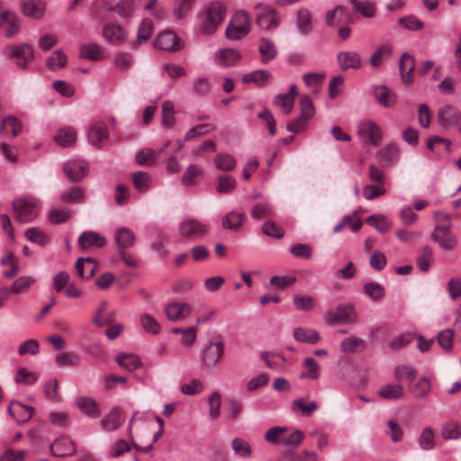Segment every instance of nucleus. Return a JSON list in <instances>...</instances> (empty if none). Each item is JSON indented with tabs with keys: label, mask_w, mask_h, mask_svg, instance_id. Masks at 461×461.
<instances>
[{
	"label": "nucleus",
	"mask_w": 461,
	"mask_h": 461,
	"mask_svg": "<svg viewBox=\"0 0 461 461\" xmlns=\"http://www.w3.org/2000/svg\"><path fill=\"white\" fill-rule=\"evenodd\" d=\"M80 57L89 60H101L104 57L103 50L96 42L82 44L80 46Z\"/></svg>",
	"instance_id": "nucleus-41"
},
{
	"label": "nucleus",
	"mask_w": 461,
	"mask_h": 461,
	"mask_svg": "<svg viewBox=\"0 0 461 461\" xmlns=\"http://www.w3.org/2000/svg\"><path fill=\"white\" fill-rule=\"evenodd\" d=\"M94 5L95 8L108 12L115 11L119 16L124 19L131 17L135 11L133 0H121L114 6L104 4L103 0H95Z\"/></svg>",
	"instance_id": "nucleus-12"
},
{
	"label": "nucleus",
	"mask_w": 461,
	"mask_h": 461,
	"mask_svg": "<svg viewBox=\"0 0 461 461\" xmlns=\"http://www.w3.org/2000/svg\"><path fill=\"white\" fill-rule=\"evenodd\" d=\"M50 450L57 456H72L76 452V446L69 438L60 437L50 445Z\"/></svg>",
	"instance_id": "nucleus-23"
},
{
	"label": "nucleus",
	"mask_w": 461,
	"mask_h": 461,
	"mask_svg": "<svg viewBox=\"0 0 461 461\" xmlns=\"http://www.w3.org/2000/svg\"><path fill=\"white\" fill-rule=\"evenodd\" d=\"M258 51L263 63L269 62L277 55V50L274 41L268 38H261L259 40Z\"/></svg>",
	"instance_id": "nucleus-31"
},
{
	"label": "nucleus",
	"mask_w": 461,
	"mask_h": 461,
	"mask_svg": "<svg viewBox=\"0 0 461 461\" xmlns=\"http://www.w3.org/2000/svg\"><path fill=\"white\" fill-rule=\"evenodd\" d=\"M440 435L447 440H456L461 438V421L448 420L441 426Z\"/></svg>",
	"instance_id": "nucleus-30"
},
{
	"label": "nucleus",
	"mask_w": 461,
	"mask_h": 461,
	"mask_svg": "<svg viewBox=\"0 0 461 461\" xmlns=\"http://www.w3.org/2000/svg\"><path fill=\"white\" fill-rule=\"evenodd\" d=\"M4 53L9 59H15L16 65L22 68H27L34 59V50L28 43L8 45L5 47Z\"/></svg>",
	"instance_id": "nucleus-6"
},
{
	"label": "nucleus",
	"mask_w": 461,
	"mask_h": 461,
	"mask_svg": "<svg viewBox=\"0 0 461 461\" xmlns=\"http://www.w3.org/2000/svg\"><path fill=\"white\" fill-rule=\"evenodd\" d=\"M156 47L159 50L176 52L183 49L184 44L173 31H165L158 34Z\"/></svg>",
	"instance_id": "nucleus-11"
},
{
	"label": "nucleus",
	"mask_w": 461,
	"mask_h": 461,
	"mask_svg": "<svg viewBox=\"0 0 461 461\" xmlns=\"http://www.w3.org/2000/svg\"><path fill=\"white\" fill-rule=\"evenodd\" d=\"M132 185L140 193H146L152 185L151 176L144 171H137L131 174Z\"/></svg>",
	"instance_id": "nucleus-38"
},
{
	"label": "nucleus",
	"mask_w": 461,
	"mask_h": 461,
	"mask_svg": "<svg viewBox=\"0 0 461 461\" xmlns=\"http://www.w3.org/2000/svg\"><path fill=\"white\" fill-rule=\"evenodd\" d=\"M364 292L373 302L375 303L381 301L385 294L384 287L376 282L365 284Z\"/></svg>",
	"instance_id": "nucleus-49"
},
{
	"label": "nucleus",
	"mask_w": 461,
	"mask_h": 461,
	"mask_svg": "<svg viewBox=\"0 0 461 461\" xmlns=\"http://www.w3.org/2000/svg\"><path fill=\"white\" fill-rule=\"evenodd\" d=\"M303 371L301 372L299 377L301 379L316 380L321 375V367L313 357H306L303 362Z\"/></svg>",
	"instance_id": "nucleus-32"
},
{
	"label": "nucleus",
	"mask_w": 461,
	"mask_h": 461,
	"mask_svg": "<svg viewBox=\"0 0 461 461\" xmlns=\"http://www.w3.org/2000/svg\"><path fill=\"white\" fill-rule=\"evenodd\" d=\"M373 93L375 99L383 107L392 108L397 103V95L385 86H375Z\"/></svg>",
	"instance_id": "nucleus-21"
},
{
	"label": "nucleus",
	"mask_w": 461,
	"mask_h": 461,
	"mask_svg": "<svg viewBox=\"0 0 461 461\" xmlns=\"http://www.w3.org/2000/svg\"><path fill=\"white\" fill-rule=\"evenodd\" d=\"M0 27L5 30L6 38L16 36L21 29L18 15L10 11H4L0 14Z\"/></svg>",
	"instance_id": "nucleus-13"
},
{
	"label": "nucleus",
	"mask_w": 461,
	"mask_h": 461,
	"mask_svg": "<svg viewBox=\"0 0 461 461\" xmlns=\"http://www.w3.org/2000/svg\"><path fill=\"white\" fill-rule=\"evenodd\" d=\"M231 447L235 454L241 457H249L251 456L252 449L250 445L242 438H235L231 442Z\"/></svg>",
	"instance_id": "nucleus-64"
},
{
	"label": "nucleus",
	"mask_w": 461,
	"mask_h": 461,
	"mask_svg": "<svg viewBox=\"0 0 461 461\" xmlns=\"http://www.w3.org/2000/svg\"><path fill=\"white\" fill-rule=\"evenodd\" d=\"M357 135L365 143H370L375 147L381 144L382 130L373 120H363L357 126Z\"/></svg>",
	"instance_id": "nucleus-7"
},
{
	"label": "nucleus",
	"mask_w": 461,
	"mask_h": 461,
	"mask_svg": "<svg viewBox=\"0 0 461 461\" xmlns=\"http://www.w3.org/2000/svg\"><path fill=\"white\" fill-rule=\"evenodd\" d=\"M63 170L72 182H79L87 175L89 167L85 160L68 159L65 162Z\"/></svg>",
	"instance_id": "nucleus-10"
},
{
	"label": "nucleus",
	"mask_w": 461,
	"mask_h": 461,
	"mask_svg": "<svg viewBox=\"0 0 461 461\" xmlns=\"http://www.w3.org/2000/svg\"><path fill=\"white\" fill-rule=\"evenodd\" d=\"M104 37L113 45H121L127 39V33L122 27L113 23H108L103 30Z\"/></svg>",
	"instance_id": "nucleus-25"
},
{
	"label": "nucleus",
	"mask_w": 461,
	"mask_h": 461,
	"mask_svg": "<svg viewBox=\"0 0 461 461\" xmlns=\"http://www.w3.org/2000/svg\"><path fill=\"white\" fill-rule=\"evenodd\" d=\"M203 168L196 164L190 165L185 171L182 183L185 185H194L197 183V179L203 175Z\"/></svg>",
	"instance_id": "nucleus-50"
},
{
	"label": "nucleus",
	"mask_w": 461,
	"mask_h": 461,
	"mask_svg": "<svg viewBox=\"0 0 461 461\" xmlns=\"http://www.w3.org/2000/svg\"><path fill=\"white\" fill-rule=\"evenodd\" d=\"M77 405L82 412L86 414L92 419H96L100 416L96 402L90 397H79L77 400Z\"/></svg>",
	"instance_id": "nucleus-40"
},
{
	"label": "nucleus",
	"mask_w": 461,
	"mask_h": 461,
	"mask_svg": "<svg viewBox=\"0 0 461 461\" xmlns=\"http://www.w3.org/2000/svg\"><path fill=\"white\" fill-rule=\"evenodd\" d=\"M317 409L318 404L314 401L305 403L302 398H298L292 402L293 411H299L302 415H308L317 411Z\"/></svg>",
	"instance_id": "nucleus-57"
},
{
	"label": "nucleus",
	"mask_w": 461,
	"mask_h": 461,
	"mask_svg": "<svg viewBox=\"0 0 461 461\" xmlns=\"http://www.w3.org/2000/svg\"><path fill=\"white\" fill-rule=\"evenodd\" d=\"M54 140L60 147H70L74 145L77 140V131L72 127L61 128L55 135Z\"/></svg>",
	"instance_id": "nucleus-33"
},
{
	"label": "nucleus",
	"mask_w": 461,
	"mask_h": 461,
	"mask_svg": "<svg viewBox=\"0 0 461 461\" xmlns=\"http://www.w3.org/2000/svg\"><path fill=\"white\" fill-rule=\"evenodd\" d=\"M46 9L44 0H21V10L24 16L30 19H40Z\"/></svg>",
	"instance_id": "nucleus-18"
},
{
	"label": "nucleus",
	"mask_w": 461,
	"mask_h": 461,
	"mask_svg": "<svg viewBox=\"0 0 461 461\" xmlns=\"http://www.w3.org/2000/svg\"><path fill=\"white\" fill-rule=\"evenodd\" d=\"M272 75L270 72L264 69H258L247 74H244L241 81L244 84L254 83L258 86H265L271 79Z\"/></svg>",
	"instance_id": "nucleus-29"
},
{
	"label": "nucleus",
	"mask_w": 461,
	"mask_h": 461,
	"mask_svg": "<svg viewBox=\"0 0 461 461\" xmlns=\"http://www.w3.org/2000/svg\"><path fill=\"white\" fill-rule=\"evenodd\" d=\"M294 339L302 343L316 344L320 340V334L312 329L297 327L293 331Z\"/></svg>",
	"instance_id": "nucleus-37"
},
{
	"label": "nucleus",
	"mask_w": 461,
	"mask_h": 461,
	"mask_svg": "<svg viewBox=\"0 0 461 461\" xmlns=\"http://www.w3.org/2000/svg\"><path fill=\"white\" fill-rule=\"evenodd\" d=\"M116 362L128 371H134L141 366L140 359L136 355L129 353H119L116 356Z\"/></svg>",
	"instance_id": "nucleus-44"
},
{
	"label": "nucleus",
	"mask_w": 461,
	"mask_h": 461,
	"mask_svg": "<svg viewBox=\"0 0 461 461\" xmlns=\"http://www.w3.org/2000/svg\"><path fill=\"white\" fill-rule=\"evenodd\" d=\"M337 61L342 70L358 69L361 68V58L353 50H343L338 53Z\"/></svg>",
	"instance_id": "nucleus-22"
},
{
	"label": "nucleus",
	"mask_w": 461,
	"mask_h": 461,
	"mask_svg": "<svg viewBox=\"0 0 461 461\" xmlns=\"http://www.w3.org/2000/svg\"><path fill=\"white\" fill-rule=\"evenodd\" d=\"M223 344L221 341H209V343L206 345L203 350L204 364L207 366H214L218 363L223 352Z\"/></svg>",
	"instance_id": "nucleus-26"
},
{
	"label": "nucleus",
	"mask_w": 461,
	"mask_h": 461,
	"mask_svg": "<svg viewBox=\"0 0 461 461\" xmlns=\"http://www.w3.org/2000/svg\"><path fill=\"white\" fill-rule=\"evenodd\" d=\"M366 222L379 232H385L391 226L390 220L383 214H373L366 219Z\"/></svg>",
	"instance_id": "nucleus-53"
},
{
	"label": "nucleus",
	"mask_w": 461,
	"mask_h": 461,
	"mask_svg": "<svg viewBox=\"0 0 461 461\" xmlns=\"http://www.w3.org/2000/svg\"><path fill=\"white\" fill-rule=\"evenodd\" d=\"M25 237L32 243L40 246H45L49 242L48 236L41 230L32 227L26 230Z\"/></svg>",
	"instance_id": "nucleus-60"
},
{
	"label": "nucleus",
	"mask_w": 461,
	"mask_h": 461,
	"mask_svg": "<svg viewBox=\"0 0 461 461\" xmlns=\"http://www.w3.org/2000/svg\"><path fill=\"white\" fill-rule=\"evenodd\" d=\"M207 231V227L196 219L186 218L178 224V232L183 239L196 240Z\"/></svg>",
	"instance_id": "nucleus-9"
},
{
	"label": "nucleus",
	"mask_w": 461,
	"mask_h": 461,
	"mask_svg": "<svg viewBox=\"0 0 461 461\" xmlns=\"http://www.w3.org/2000/svg\"><path fill=\"white\" fill-rule=\"evenodd\" d=\"M304 434L300 429H294L292 432L284 433L283 439L282 440V446L285 447H297L303 440Z\"/></svg>",
	"instance_id": "nucleus-56"
},
{
	"label": "nucleus",
	"mask_w": 461,
	"mask_h": 461,
	"mask_svg": "<svg viewBox=\"0 0 461 461\" xmlns=\"http://www.w3.org/2000/svg\"><path fill=\"white\" fill-rule=\"evenodd\" d=\"M399 66L402 79L405 83H411L412 80V71L415 68L414 58L409 53H403Z\"/></svg>",
	"instance_id": "nucleus-35"
},
{
	"label": "nucleus",
	"mask_w": 461,
	"mask_h": 461,
	"mask_svg": "<svg viewBox=\"0 0 461 461\" xmlns=\"http://www.w3.org/2000/svg\"><path fill=\"white\" fill-rule=\"evenodd\" d=\"M215 63L223 68L235 66L241 59V54L234 49H221L217 50L213 56Z\"/></svg>",
	"instance_id": "nucleus-15"
},
{
	"label": "nucleus",
	"mask_w": 461,
	"mask_h": 461,
	"mask_svg": "<svg viewBox=\"0 0 461 461\" xmlns=\"http://www.w3.org/2000/svg\"><path fill=\"white\" fill-rule=\"evenodd\" d=\"M226 17V7L221 2H212L202 15L201 31L203 34H213Z\"/></svg>",
	"instance_id": "nucleus-2"
},
{
	"label": "nucleus",
	"mask_w": 461,
	"mask_h": 461,
	"mask_svg": "<svg viewBox=\"0 0 461 461\" xmlns=\"http://www.w3.org/2000/svg\"><path fill=\"white\" fill-rule=\"evenodd\" d=\"M106 244V239L99 233L88 230L78 237V247L81 250L90 248H103Z\"/></svg>",
	"instance_id": "nucleus-20"
},
{
	"label": "nucleus",
	"mask_w": 461,
	"mask_h": 461,
	"mask_svg": "<svg viewBox=\"0 0 461 461\" xmlns=\"http://www.w3.org/2000/svg\"><path fill=\"white\" fill-rule=\"evenodd\" d=\"M394 378L399 383L406 382L408 384H411L416 377V369L408 365H399L394 368Z\"/></svg>",
	"instance_id": "nucleus-43"
},
{
	"label": "nucleus",
	"mask_w": 461,
	"mask_h": 461,
	"mask_svg": "<svg viewBox=\"0 0 461 461\" xmlns=\"http://www.w3.org/2000/svg\"><path fill=\"white\" fill-rule=\"evenodd\" d=\"M377 157L385 165H394L400 158L399 149L394 144H389L377 152Z\"/></svg>",
	"instance_id": "nucleus-36"
},
{
	"label": "nucleus",
	"mask_w": 461,
	"mask_h": 461,
	"mask_svg": "<svg viewBox=\"0 0 461 461\" xmlns=\"http://www.w3.org/2000/svg\"><path fill=\"white\" fill-rule=\"evenodd\" d=\"M435 229L431 234V239L446 249L451 250L456 244V237L451 233V217L444 212H436L434 213Z\"/></svg>",
	"instance_id": "nucleus-1"
},
{
	"label": "nucleus",
	"mask_w": 461,
	"mask_h": 461,
	"mask_svg": "<svg viewBox=\"0 0 461 461\" xmlns=\"http://www.w3.org/2000/svg\"><path fill=\"white\" fill-rule=\"evenodd\" d=\"M392 49L388 45L380 46L375 53L372 55L370 59V62L373 67H379L384 59H388L391 56Z\"/></svg>",
	"instance_id": "nucleus-62"
},
{
	"label": "nucleus",
	"mask_w": 461,
	"mask_h": 461,
	"mask_svg": "<svg viewBox=\"0 0 461 461\" xmlns=\"http://www.w3.org/2000/svg\"><path fill=\"white\" fill-rule=\"evenodd\" d=\"M72 214L68 207L52 208L49 212V218L52 223H63L67 221Z\"/></svg>",
	"instance_id": "nucleus-58"
},
{
	"label": "nucleus",
	"mask_w": 461,
	"mask_h": 461,
	"mask_svg": "<svg viewBox=\"0 0 461 461\" xmlns=\"http://www.w3.org/2000/svg\"><path fill=\"white\" fill-rule=\"evenodd\" d=\"M140 324L142 329L152 335H157L160 332V325L158 322L149 314H142L140 316Z\"/></svg>",
	"instance_id": "nucleus-61"
},
{
	"label": "nucleus",
	"mask_w": 461,
	"mask_h": 461,
	"mask_svg": "<svg viewBox=\"0 0 461 461\" xmlns=\"http://www.w3.org/2000/svg\"><path fill=\"white\" fill-rule=\"evenodd\" d=\"M258 14L256 16L257 24L264 30L276 28L280 23V14L271 6L258 4L256 5Z\"/></svg>",
	"instance_id": "nucleus-8"
},
{
	"label": "nucleus",
	"mask_w": 461,
	"mask_h": 461,
	"mask_svg": "<svg viewBox=\"0 0 461 461\" xmlns=\"http://www.w3.org/2000/svg\"><path fill=\"white\" fill-rule=\"evenodd\" d=\"M328 325L353 324L357 321V314L354 305L350 303L339 304L335 311H329L324 315Z\"/></svg>",
	"instance_id": "nucleus-5"
},
{
	"label": "nucleus",
	"mask_w": 461,
	"mask_h": 461,
	"mask_svg": "<svg viewBox=\"0 0 461 461\" xmlns=\"http://www.w3.org/2000/svg\"><path fill=\"white\" fill-rule=\"evenodd\" d=\"M23 129L22 122L14 116H7L5 118L0 125V134L4 137H16L18 136Z\"/></svg>",
	"instance_id": "nucleus-28"
},
{
	"label": "nucleus",
	"mask_w": 461,
	"mask_h": 461,
	"mask_svg": "<svg viewBox=\"0 0 461 461\" xmlns=\"http://www.w3.org/2000/svg\"><path fill=\"white\" fill-rule=\"evenodd\" d=\"M296 27L301 34H307L312 30L311 14L306 9H301L297 14Z\"/></svg>",
	"instance_id": "nucleus-51"
},
{
	"label": "nucleus",
	"mask_w": 461,
	"mask_h": 461,
	"mask_svg": "<svg viewBox=\"0 0 461 461\" xmlns=\"http://www.w3.org/2000/svg\"><path fill=\"white\" fill-rule=\"evenodd\" d=\"M460 119L461 110H458L450 104H445L438 111V122L444 127H456Z\"/></svg>",
	"instance_id": "nucleus-14"
},
{
	"label": "nucleus",
	"mask_w": 461,
	"mask_h": 461,
	"mask_svg": "<svg viewBox=\"0 0 461 461\" xmlns=\"http://www.w3.org/2000/svg\"><path fill=\"white\" fill-rule=\"evenodd\" d=\"M213 164L217 170L228 172L236 167L237 160L228 152H220L215 156Z\"/></svg>",
	"instance_id": "nucleus-34"
},
{
	"label": "nucleus",
	"mask_w": 461,
	"mask_h": 461,
	"mask_svg": "<svg viewBox=\"0 0 461 461\" xmlns=\"http://www.w3.org/2000/svg\"><path fill=\"white\" fill-rule=\"evenodd\" d=\"M36 279L31 276H23L14 280L13 285L10 286V290L13 294H17L22 292L29 289L34 283Z\"/></svg>",
	"instance_id": "nucleus-55"
},
{
	"label": "nucleus",
	"mask_w": 461,
	"mask_h": 461,
	"mask_svg": "<svg viewBox=\"0 0 461 461\" xmlns=\"http://www.w3.org/2000/svg\"><path fill=\"white\" fill-rule=\"evenodd\" d=\"M435 445V431L429 426L425 427L419 437L420 447L428 451L433 449Z\"/></svg>",
	"instance_id": "nucleus-48"
},
{
	"label": "nucleus",
	"mask_w": 461,
	"mask_h": 461,
	"mask_svg": "<svg viewBox=\"0 0 461 461\" xmlns=\"http://www.w3.org/2000/svg\"><path fill=\"white\" fill-rule=\"evenodd\" d=\"M161 122L167 128H172L175 125V109L173 103L169 100H166L162 104Z\"/></svg>",
	"instance_id": "nucleus-52"
},
{
	"label": "nucleus",
	"mask_w": 461,
	"mask_h": 461,
	"mask_svg": "<svg viewBox=\"0 0 461 461\" xmlns=\"http://www.w3.org/2000/svg\"><path fill=\"white\" fill-rule=\"evenodd\" d=\"M348 19V15L347 10L342 5H338L334 9L327 12L326 14V23L330 27L347 22Z\"/></svg>",
	"instance_id": "nucleus-42"
},
{
	"label": "nucleus",
	"mask_w": 461,
	"mask_h": 461,
	"mask_svg": "<svg viewBox=\"0 0 461 461\" xmlns=\"http://www.w3.org/2000/svg\"><path fill=\"white\" fill-rule=\"evenodd\" d=\"M7 412L17 423L23 424L32 419L34 408L19 402H12L7 408Z\"/></svg>",
	"instance_id": "nucleus-16"
},
{
	"label": "nucleus",
	"mask_w": 461,
	"mask_h": 461,
	"mask_svg": "<svg viewBox=\"0 0 461 461\" xmlns=\"http://www.w3.org/2000/svg\"><path fill=\"white\" fill-rule=\"evenodd\" d=\"M13 208L19 221L30 222L38 216L41 210V201L29 195L17 198L13 202Z\"/></svg>",
	"instance_id": "nucleus-3"
},
{
	"label": "nucleus",
	"mask_w": 461,
	"mask_h": 461,
	"mask_svg": "<svg viewBox=\"0 0 461 461\" xmlns=\"http://www.w3.org/2000/svg\"><path fill=\"white\" fill-rule=\"evenodd\" d=\"M208 416L211 420H215L221 415V395L218 392H213L208 397Z\"/></svg>",
	"instance_id": "nucleus-47"
},
{
	"label": "nucleus",
	"mask_w": 461,
	"mask_h": 461,
	"mask_svg": "<svg viewBox=\"0 0 461 461\" xmlns=\"http://www.w3.org/2000/svg\"><path fill=\"white\" fill-rule=\"evenodd\" d=\"M95 268H96V264L90 258H80L77 259V261L76 263L77 272L78 276H80V277H82V278L92 277L95 271Z\"/></svg>",
	"instance_id": "nucleus-46"
},
{
	"label": "nucleus",
	"mask_w": 461,
	"mask_h": 461,
	"mask_svg": "<svg viewBox=\"0 0 461 461\" xmlns=\"http://www.w3.org/2000/svg\"><path fill=\"white\" fill-rule=\"evenodd\" d=\"M192 312V307L186 303H169L165 308L167 318L171 321H182Z\"/></svg>",
	"instance_id": "nucleus-17"
},
{
	"label": "nucleus",
	"mask_w": 461,
	"mask_h": 461,
	"mask_svg": "<svg viewBox=\"0 0 461 461\" xmlns=\"http://www.w3.org/2000/svg\"><path fill=\"white\" fill-rule=\"evenodd\" d=\"M153 33V23L149 19H144L139 25L137 41L139 44L146 42Z\"/></svg>",
	"instance_id": "nucleus-59"
},
{
	"label": "nucleus",
	"mask_w": 461,
	"mask_h": 461,
	"mask_svg": "<svg viewBox=\"0 0 461 461\" xmlns=\"http://www.w3.org/2000/svg\"><path fill=\"white\" fill-rule=\"evenodd\" d=\"M114 240L118 250H126L134 246L136 237L134 232L127 227H120L114 231Z\"/></svg>",
	"instance_id": "nucleus-24"
},
{
	"label": "nucleus",
	"mask_w": 461,
	"mask_h": 461,
	"mask_svg": "<svg viewBox=\"0 0 461 461\" xmlns=\"http://www.w3.org/2000/svg\"><path fill=\"white\" fill-rule=\"evenodd\" d=\"M251 22L249 14L244 11L237 12L226 27L225 35L230 41L244 38L250 31Z\"/></svg>",
	"instance_id": "nucleus-4"
},
{
	"label": "nucleus",
	"mask_w": 461,
	"mask_h": 461,
	"mask_svg": "<svg viewBox=\"0 0 461 461\" xmlns=\"http://www.w3.org/2000/svg\"><path fill=\"white\" fill-rule=\"evenodd\" d=\"M123 421L124 418L122 410L119 408H113L101 420V425L104 430L113 431L119 428Z\"/></svg>",
	"instance_id": "nucleus-27"
},
{
	"label": "nucleus",
	"mask_w": 461,
	"mask_h": 461,
	"mask_svg": "<svg viewBox=\"0 0 461 461\" xmlns=\"http://www.w3.org/2000/svg\"><path fill=\"white\" fill-rule=\"evenodd\" d=\"M89 143L95 149H101L108 139V131L104 122L94 123L87 131Z\"/></svg>",
	"instance_id": "nucleus-19"
},
{
	"label": "nucleus",
	"mask_w": 461,
	"mask_h": 461,
	"mask_svg": "<svg viewBox=\"0 0 461 461\" xmlns=\"http://www.w3.org/2000/svg\"><path fill=\"white\" fill-rule=\"evenodd\" d=\"M378 394L387 400L401 399L404 396V390L400 384H388L378 390Z\"/></svg>",
	"instance_id": "nucleus-45"
},
{
	"label": "nucleus",
	"mask_w": 461,
	"mask_h": 461,
	"mask_svg": "<svg viewBox=\"0 0 461 461\" xmlns=\"http://www.w3.org/2000/svg\"><path fill=\"white\" fill-rule=\"evenodd\" d=\"M247 216L243 212H230L223 216L221 223L226 230H239L245 222Z\"/></svg>",
	"instance_id": "nucleus-39"
},
{
	"label": "nucleus",
	"mask_w": 461,
	"mask_h": 461,
	"mask_svg": "<svg viewBox=\"0 0 461 461\" xmlns=\"http://www.w3.org/2000/svg\"><path fill=\"white\" fill-rule=\"evenodd\" d=\"M287 427L274 426L269 428L265 433V440L270 444L282 445L284 433L286 432Z\"/></svg>",
	"instance_id": "nucleus-54"
},
{
	"label": "nucleus",
	"mask_w": 461,
	"mask_h": 461,
	"mask_svg": "<svg viewBox=\"0 0 461 461\" xmlns=\"http://www.w3.org/2000/svg\"><path fill=\"white\" fill-rule=\"evenodd\" d=\"M38 378L39 375L37 373L29 371L24 367H21L15 375L16 383L23 385H31L34 384Z\"/></svg>",
	"instance_id": "nucleus-63"
}]
</instances>
